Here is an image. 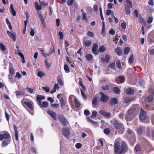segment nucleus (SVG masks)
<instances>
[{"mask_svg":"<svg viewBox=\"0 0 154 154\" xmlns=\"http://www.w3.org/2000/svg\"><path fill=\"white\" fill-rule=\"evenodd\" d=\"M0 140L2 141V147L7 146L11 142V138L10 134L7 131L2 132V134H0Z\"/></svg>","mask_w":154,"mask_h":154,"instance_id":"nucleus-1","label":"nucleus"},{"mask_svg":"<svg viewBox=\"0 0 154 154\" xmlns=\"http://www.w3.org/2000/svg\"><path fill=\"white\" fill-rule=\"evenodd\" d=\"M127 145L125 143L122 145L118 142H115L114 144V153L115 154H123V152L126 148Z\"/></svg>","mask_w":154,"mask_h":154,"instance_id":"nucleus-2","label":"nucleus"},{"mask_svg":"<svg viewBox=\"0 0 154 154\" xmlns=\"http://www.w3.org/2000/svg\"><path fill=\"white\" fill-rule=\"evenodd\" d=\"M21 103L24 108L27 109V108H29L30 110L29 111V113L32 114L33 113L34 108L32 103L31 102L24 101L23 99L21 101Z\"/></svg>","mask_w":154,"mask_h":154,"instance_id":"nucleus-3","label":"nucleus"},{"mask_svg":"<svg viewBox=\"0 0 154 154\" xmlns=\"http://www.w3.org/2000/svg\"><path fill=\"white\" fill-rule=\"evenodd\" d=\"M136 110V109L134 108H131L128 109L127 113V114L125 117L128 121L132 120L133 118V115Z\"/></svg>","mask_w":154,"mask_h":154,"instance_id":"nucleus-4","label":"nucleus"},{"mask_svg":"<svg viewBox=\"0 0 154 154\" xmlns=\"http://www.w3.org/2000/svg\"><path fill=\"white\" fill-rule=\"evenodd\" d=\"M127 133L128 134L127 139L131 142H134L136 140V137L134 132H132L130 129L128 128L127 130Z\"/></svg>","mask_w":154,"mask_h":154,"instance_id":"nucleus-5","label":"nucleus"},{"mask_svg":"<svg viewBox=\"0 0 154 154\" xmlns=\"http://www.w3.org/2000/svg\"><path fill=\"white\" fill-rule=\"evenodd\" d=\"M58 117L59 120L62 123L63 125L64 126L68 125L69 122L63 115L60 114L58 115Z\"/></svg>","mask_w":154,"mask_h":154,"instance_id":"nucleus-6","label":"nucleus"},{"mask_svg":"<svg viewBox=\"0 0 154 154\" xmlns=\"http://www.w3.org/2000/svg\"><path fill=\"white\" fill-rule=\"evenodd\" d=\"M70 130L69 128L67 127H63L62 129V133L63 135L66 138L69 137L70 134Z\"/></svg>","mask_w":154,"mask_h":154,"instance_id":"nucleus-7","label":"nucleus"},{"mask_svg":"<svg viewBox=\"0 0 154 154\" xmlns=\"http://www.w3.org/2000/svg\"><path fill=\"white\" fill-rule=\"evenodd\" d=\"M99 94L101 95V97L100 99V102L106 103L108 101L109 97L107 95L104 94L102 92H100Z\"/></svg>","mask_w":154,"mask_h":154,"instance_id":"nucleus-8","label":"nucleus"},{"mask_svg":"<svg viewBox=\"0 0 154 154\" xmlns=\"http://www.w3.org/2000/svg\"><path fill=\"white\" fill-rule=\"evenodd\" d=\"M110 122L113 125L114 128L116 129H119L122 127V125L120 123L115 119H113Z\"/></svg>","mask_w":154,"mask_h":154,"instance_id":"nucleus-9","label":"nucleus"},{"mask_svg":"<svg viewBox=\"0 0 154 154\" xmlns=\"http://www.w3.org/2000/svg\"><path fill=\"white\" fill-rule=\"evenodd\" d=\"M45 96L42 95H38L36 98V100L38 105L39 106H40L42 104V100H45Z\"/></svg>","mask_w":154,"mask_h":154,"instance_id":"nucleus-10","label":"nucleus"},{"mask_svg":"<svg viewBox=\"0 0 154 154\" xmlns=\"http://www.w3.org/2000/svg\"><path fill=\"white\" fill-rule=\"evenodd\" d=\"M146 112L141 108L140 116V119L142 120H145L146 118Z\"/></svg>","mask_w":154,"mask_h":154,"instance_id":"nucleus-11","label":"nucleus"},{"mask_svg":"<svg viewBox=\"0 0 154 154\" xmlns=\"http://www.w3.org/2000/svg\"><path fill=\"white\" fill-rule=\"evenodd\" d=\"M47 113L54 120H55L57 119V113L56 112L52 110L48 109Z\"/></svg>","mask_w":154,"mask_h":154,"instance_id":"nucleus-12","label":"nucleus"},{"mask_svg":"<svg viewBox=\"0 0 154 154\" xmlns=\"http://www.w3.org/2000/svg\"><path fill=\"white\" fill-rule=\"evenodd\" d=\"M52 50V51L49 52V53L48 54H46L44 50H41V51H42V54L45 57H46L47 56H48L50 55L52 53H53L55 52V50L54 49V47H53V48H50V50Z\"/></svg>","mask_w":154,"mask_h":154,"instance_id":"nucleus-13","label":"nucleus"},{"mask_svg":"<svg viewBox=\"0 0 154 154\" xmlns=\"http://www.w3.org/2000/svg\"><path fill=\"white\" fill-rule=\"evenodd\" d=\"M97 43H94L92 48V51L93 53L96 55H97L98 54V52L97 51Z\"/></svg>","mask_w":154,"mask_h":154,"instance_id":"nucleus-14","label":"nucleus"},{"mask_svg":"<svg viewBox=\"0 0 154 154\" xmlns=\"http://www.w3.org/2000/svg\"><path fill=\"white\" fill-rule=\"evenodd\" d=\"M7 33L11 39H12L15 42L16 41V35L14 33H12L10 31L7 30Z\"/></svg>","mask_w":154,"mask_h":154,"instance_id":"nucleus-15","label":"nucleus"},{"mask_svg":"<svg viewBox=\"0 0 154 154\" xmlns=\"http://www.w3.org/2000/svg\"><path fill=\"white\" fill-rule=\"evenodd\" d=\"M98 102L97 97V96L95 97L92 101V105L93 107H95L96 106L98 105Z\"/></svg>","mask_w":154,"mask_h":154,"instance_id":"nucleus-16","label":"nucleus"},{"mask_svg":"<svg viewBox=\"0 0 154 154\" xmlns=\"http://www.w3.org/2000/svg\"><path fill=\"white\" fill-rule=\"evenodd\" d=\"M13 127L15 131L14 136L16 140V141H18V132L17 127L15 125H14Z\"/></svg>","mask_w":154,"mask_h":154,"instance_id":"nucleus-17","label":"nucleus"},{"mask_svg":"<svg viewBox=\"0 0 154 154\" xmlns=\"http://www.w3.org/2000/svg\"><path fill=\"white\" fill-rule=\"evenodd\" d=\"M100 112L101 114L103 115V116L106 117L107 118H109V117H110L111 114L110 113L107 112L103 110H100Z\"/></svg>","mask_w":154,"mask_h":154,"instance_id":"nucleus-18","label":"nucleus"},{"mask_svg":"<svg viewBox=\"0 0 154 154\" xmlns=\"http://www.w3.org/2000/svg\"><path fill=\"white\" fill-rule=\"evenodd\" d=\"M118 101L117 99L115 97L112 98L110 101V104L111 106H113L115 104L118 103Z\"/></svg>","mask_w":154,"mask_h":154,"instance_id":"nucleus-19","label":"nucleus"},{"mask_svg":"<svg viewBox=\"0 0 154 154\" xmlns=\"http://www.w3.org/2000/svg\"><path fill=\"white\" fill-rule=\"evenodd\" d=\"M115 52L118 55L121 56L122 55V50L121 48L117 47L115 50Z\"/></svg>","mask_w":154,"mask_h":154,"instance_id":"nucleus-20","label":"nucleus"},{"mask_svg":"<svg viewBox=\"0 0 154 154\" xmlns=\"http://www.w3.org/2000/svg\"><path fill=\"white\" fill-rule=\"evenodd\" d=\"M17 53L18 55H20L21 59V62L22 63H25V60L23 54L20 52L19 50H17Z\"/></svg>","mask_w":154,"mask_h":154,"instance_id":"nucleus-21","label":"nucleus"},{"mask_svg":"<svg viewBox=\"0 0 154 154\" xmlns=\"http://www.w3.org/2000/svg\"><path fill=\"white\" fill-rule=\"evenodd\" d=\"M102 23L103 26L101 30V34L103 37H104L106 35L105 26V22L104 21H103Z\"/></svg>","mask_w":154,"mask_h":154,"instance_id":"nucleus-22","label":"nucleus"},{"mask_svg":"<svg viewBox=\"0 0 154 154\" xmlns=\"http://www.w3.org/2000/svg\"><path fill=\"white\" fill-rule=\"evenodd\" d=\"M10 12L12 15L15 16L16 15V12L14 9L12 4H11L10 6Z\"/></svg>","mask_w":154,"mask_h":154,"instance_id":"nucleus-23","label":"nucleus"},{"mask_svg":"<svg viewBox=\"0 0 154 154\" xmlns=\"http://www.w3.org/2000/svg\"><path fill=\"white\" fill-rule=\"evenodd\" d=\"M125 7L131 8L132 5L131 2L129 0H126L125 4Z\"/></svg>","mask_w":154,"mask_h":154,"instance_id":"nucleus-24","label":"nucleus"},{"mask_svg":"<svg viewBox=\"0 0 154 154\" xmlns=\"http://www.w3.org/2000/svg\"><path fill=\"white\" fill-rule=\"evenodd\" d=\"M9 72L10 74L12 75L15 74L14 69L12 65H10L9 67Z\"/></svg>","mask_w":154,"mask_h":154,"instance_id":"nucleus-25","label":"nucleus"},{"mask_svg":"<svg viewBox=\"0 0 154 154\" xmlns=\"http://www.w3.org/2000/svg\"><path fill=\"white\" fill-rule=\"evenodd\" d=\"M91 42L90 41L85 40L83 42V45L85 47H88L91 45Z\"/></svg>","mask_w":154,"mask_h":154,"instance_id":"nucleus-26","label":"nucleus"},{"mask_svg":"<svg viewBox=\"0 0 154 154\" xmlns=\"http://www.w3.org/2000/svg\"><path fill=\"white\" fill-rule=\"evenodd\" d=\"M112 90L115 93L117 94H119L120 92V90L119 88L116 87H113Z\"/></svg>","mask_w":154,"mask_h":154,"instance_id":"nucleus-27","label":"nucleus"},{"mask_svg":"<svg viewBox=\"0 0 154 154\" xmlns=\"http://www.w3.org/2000/svg\"><path fill=\"white\" fill-rule=\"evenodd\" d=\"M134 100V98L131 97H126L125 100V103H128L131 102L133 101Z\"/></svg>","mask_w":154,"mask_h":154,"instance_id":"nucleus-28","label":"nucleus"},{"mask_svg":"<svg viewBox=\"0 0 154 154\" xmlns=\"http://www.w3.org/2000/svg\"><path fill=\"white\" fill-rule=\"evenodd\" d=\"M48 103L47 101H43L40 107L41 108L43 107L46 108L48 106Z\"/></svg>","mask_w":154,"mask_h":154,"instance_id":"nucleus-29","label":"nucleus"},{"mask_svg":"<svg viewBox=\"0 0 154 154\" xmlns=\"http://www.w3.org/2000/svg\"><path fill=\"white\" fill-rule=\"evenodd\" d=\"M126 93L128 95H132L134 93V91L131 88H128L126 89Z\"/></svg>","mask_w":154,"mask_h":154,"instance_id":"nucleus-30","label":"nucleus"},{"mask_svg":"<svg viewBox=\"0 0 154 154\" xmlns=\"http://www.w3.org/2000/svg\"><path fill=\"white\" fill-rule=\"evenodd\" d=\"M45 63L47 69H49L51 65V63H49L46 59L45 60Z\"/></svg>","mask_w":154,"mask_h":154,"instance_id":"nucleus-31","label":"nucleus"},{"mask_svg":"<svg viewBox=\"0 0 154 154\" xmlns=\"http://www.w3.org/2000/svg\"><path fill=\"white\" fill-rule=\"evenodd\" d=\"M86 59L88 61L91 60L93 58V56L91 54H86L85 56Z\"/></svg>","mask_w":154,"mask_h":154,"instance_id":"nucleus-32","label":"nucleus"},{"mask_svg":"<svg viewBox=\"0 0 154 154\" xmlns=\"http://www.w3.org/2000/svg\"><path fill=\"white\" fill-rule=\"evenodd\" d=\"M35 7L36 10H41L42 9V6L41 5H40L37 2L35 3Z\"/></svg>","mask_w":154,"mask_h":154,"instance_id":"nucleus-33","label":"nucleus"},{"mask_svg":"<svg viewBox=\"0 0 154 154\" xmlns=\"http://www.w3.org/2000/svg\"><path fill=\"white\" fill-rule=\"evenodd\" d=\"M103 132L106 135H109L110 132V130L108 128H106L103 129Z\"/></svg>","mask_w":154,"mask_h":154,"instance_id":"nucleus-34","label":"nucleus"},{"mask_svg":"<svg viewBox=\"0 0 154 154\" xmlns=\"http://www.w3.org/2000/svg\"><path fill=\"white\" fill-rule=\"evenodd\" d=\"M106 50V48L103 45H102L99 48L98 51L100 52H103Z\"/></svg>","mask_w":154,"mask_h":154,"instance_id":"nucleus-35","label":"nucleus"},{"mask_svg":"<svg viewBox=\"0 0 154 154\" xmlns=\"http://www.w3.org/2000/svg\"><path fill=\"white\" fill-rule=\"evenodd\" d=\"M136 152L140 151L141 150V148L139 144L137 145L134 149Z\"/></svg>","mask_w":154,"mask_h":154,"instance_id":"nucleus-36","label":"nucleus"},{"mask_svg":"<svg viewBox=\"0 0 154 154\" xmlns=\"http://www.w3.org/2000/svg\"><path fill=\"white\" fill-rule=\"evenodd\" d=\"M97 112L96 111H93L92 112V115L91 117L92 118H94L97 116Z\"/></svg>","mask_w":154,"mask_h":154,"instance_id":"nucleus-37","label":"nucleus"},{"mask_svg":"<svg viewBox=\"0 0 154 154\" xmlns=\"http://www.w3.org/2000/svg\"><path fill=\"white\" fill-rule=\"evenodd\" d=\"M116 65L117 68L119 69H122V67L121 66V63L120 61L119 60H117L116 62Z\"/></svg>","mask_w":154,"mask_h":154,"instance_id":"nucleus-38","label":"nucleus"},{"mask_svg":"<svg viewBox=\"0 0 154 154\" xmlns=\"http://www.w3.org/2000/svg\"><path fill=\"white\" fill-rule=\"evenodd\" d=\"M82 14H83L82 20H85L86 21H88V19L86 13L85 12H82Z\"/></svg>","mask_w":154,"mask_h":154,"instance_id":"nucleus-39","label":"nucleus"},{"mask_svg":"<svg viewBox=\"0 0 154 154\" xmlns=\"http://www.w3.org/2000/svg\"><path fill=\"white\" fill-rule=\"evenodd\" d=\"M153 97L152 95H149L147 98V100L148 103H149L152 101Z\"/></svg>","mask_w":154,"mask_h":154,"instance_id":"nucleus-40","label":"nucleus"},{"mask_svg":"<svg viewBox=\"0 0 154 154\" xmlns=\"http://www.w3.org/2000/svg\"><path fill=\"white\" fill-rule=\"evenodd\" d=\"M64 69L66 72H70L69 68L67 64L64 65Z\"/></svg>","mask_w":154,"mask_h":154,"instance_id":"nucleus-41","label":"nucleus"},{"mask_svg":"<svg viewBox=\"0 0 154 154\" xmlns=\"http://www.w3.org/2000/svg\"><path fill=\"white\" fill-rule=\"evenodd\" d=\"M130 51V48L129 47H125L124 50V54H128Z\"/></svg>","mask_w":154,"mask_h":154,"instance_id":"nucleus-42","label":"nucleus"},{"mask_svg":"<svg viewBox=\"0 0 154 154\" xmlns=\"http://www.w3.org/2000/svg\"><path fill=\"white\" fill-rule=\"evenodd\" d=\"M37 75L38 76L41 78L45 75V74L42 71H39L38 72Z\"/></svg>","mask_w":154,"mask_h":154,"instance_id":"nucleus-43","label":"nucleus"},{"mask_svg":"<svg viewBox=\"0 0 154 154\" xmlns=\"http://www.w3.org/2000/svg\"><path fill=\"white\" fill-rule=\"evenodd\" d=\"M74 102L75 103V106L76 108H79L80 106V104L76 99H75Z\"/></svg>","mask_w":154,"mask_h":154,"instance_id":"nucleus-44","label":"nucleus"},{"mask_svg":"<svg viewBox=\"0 0 154 154\" xmlns=\"http://www.w3.org/2000/svg\"><path fill=\"white\" fill-rule=\"evenodd\" d=\"M139 19L140 20L139 22L141 23L142 24L144 23V18L142 17V16L140 15L139 17Z\"/></svg>","mask_w":154,"mask_h":154,"instance_id":"nucleus-45","label":"nucleus"},{"mask_svg":"<svg viewBox=\"0 0 154 154\" xmlns=\"http://www.w3.org/2000/svg\"><path fill=\"white\" fill-rule=\"evenodd\" d=\"M39 3L42 6L43 5H44L45 6L48 5V4L47 3H46L44 1H41L40 0L39 1Z\"/></svg>","mask_w":154,"mask_h":154,"instance_id":"nucleus-46","label":"nucleus"},{"mask_svg":"<svg viewBox=\"0 0 154 154\" xmlns=\"http://www.w3.org/2000/svg\"><path fill=\"white\" fill-rule=\"evenodd\" d=\"M134 61V57L133 54H132L130 56L129 59V62L130 63H133Z\"/></svg>","mask_w":154,"mask_h":154,"instance_id":"nucleus-47","label":"nucleus"},{"mask_svg":"<svg viewBox=\"0 0 154 154\" xmlns=\"http://www.w3.org/2000/svg\"><path fill=\"white\" fill-rule=\"evenodd\" d=\"M59 106V103L53 104L51 105V106L55 109H57Z\"/></svg>","mask_w":154,"mask_h":154,"instance_id":"nucleus-48","label":"nucleus"},{"mask_svg":"<svg viewBox=\"0 0 154 154\" xmlns=\"http://www.w3.org/2000/svg\"><path fill=\"white\" fill-rule=\"evenodd\" d=\"M0 48L3 51H5L6 50L5 46L2 43H0Z\"/></svg>","mask_w":154,"mask_h":154,"instance_id":"nucleus-49","label":"nucleus"},{"mask_svg":"<svg viewBox=\"0 0 154 154\" xmlns=\"http://www.w3.org/2000/svg\"><path fill=\"white\" fill-rule=\"evenodd\" d=\"M109 67H111L113 69H116L115 64L114 63H112L109 64Z\"/></svg>","mask_w":154,"mask_h":154,"instance_id":"nucleus-50","label":"nucleus"},{"mask_svg":"<svg viewBox=\"0 0 154 154\" xmlns=\"http://www.w3.org/2000/svg\"><path fill=\"white\" fill-rule=\"evenodd\" d=\"M143 129L141 128H139L137 129V133L140 135L142 132Z\"/></svg>","mask_w":154,"mask_h":154,"instance_id":"nucleus-51","label":"nucleus"},{"mask_svg":"<svg viewBox=\"0 0 154 154\" xmlns=\"http://www.w3.org/2000/svg\"><path fill=\"white\" fill-rule=\"evenodd\" d=\"M118 78L120 79V83H122L124 82V78L123 76L119 75V76Z\"/></svg>","mask_w":154,"mask_h":154,"instance_id":"nucleus-52","label":"nucleus"},{"mask_svg":"<svg viewBox=\"0 0 154 154\" xmlns=\"http://www.w3.org/2000/svg\"><path fill=\"white\" fill-rule=\"evenodd\" d=\"M73 0H67V4L68 6H71L73 4Z\"/></svg>","mask_w":154,"mask_h":154,"instance_id":"nucleus-53","label":"nucleus"},{"mask_svg":"<svg viewBox=\"0 0 154 154\" xmlns=\"http://www.w3.org/2000/svg\"><path fill=\"white\" fill-rule=\"evenodd\" d=\"M105 59L106 60V63H108L110 59V56L108 55H106L105 56Z\"/></svg>","mask_w":154,"mask_h":154,"instance_id":"nucleus-54","label":"nucleus"},{"mask_svg":"<svg viewBox=\"0 0 154 154\" xmlns=\"http://www.w3.org/2000/svg\"><path fill=\"white\" fill-rule=\"evenodd\" d=\"M84 114L86 116H89L90 114V112L89 110L87 109L85 110Z\"/></svg>","mask_w":154,"mask_h":154,"instance_id":"nucleus-55","label":"nucleus"},{"mask_svg":"<svg viewBox=\"0 0 154 154\" xmlns=\"http://www.w3.org/2000/svg\"><path fill=\"white\" fill-rule=\"evenodd\" d=\"M81 92L83 98L84 99L86 100L87 99V97L85 94L84 93V91H82V90H81Z\"/></svg>","mask_w":154,"mask_h":154,"instance_id":"nucleus-56","label":"nucleus"},{"mask_svg":"<svg viewBox=\"0 0 154 154\" xmlns=\"http://www.w3.org/2000/svg\"><path fill=\"white\" fill-rule=\"evenodd\" d=\"M101 88L103 90H108L109 89V86L108 85H106V86H103L101 87Z\"/></svg>","mask_w":154,"mask_h":154,"instance_id":"nucleus-57","label":"nucleus"},{"mask_svg":"<svg viewBox=\"0 0 154 154\" xmlns=\"http://www.w3.org/2000/svg\"><path fill=\"white\" fill-rule=\"evenodd\" d=\"M153 20V18L152 17H149L147 21V23H151L152 22Z\"/></svg>","mask_w":154,"mask_h":154,"instance_id":"nucleus-58","label":"nucleus"},{"mask_svg":"<svg viewBox=\"0 0 154 154\" xmlns=\"http://www.w3.org/2000/svg\"><path fill=\"white\" fill-rule=\"evenodd\" d=\"M130 8L125 7L126 12L127 14L129 15L130 14L131 11Z\"/></svg>","mask_w":154,"mask_h":154,"instance_id":"nucleus-59","label":"nucleus"},{"mask_svg":"<svg viewBox=\"0 0 154 154\" xmlns=\"http://www.w3.org/2000/svg\"><path fill=\"white\" fill-rule=\"evenodd\" d=\"M58 35L59 36L60 39H62L63 37V35L62 32L61 31L59 32Z\"/></svg>","mask_w":154,"mask_h":154,"instance_id":"nucleus-60","label":"nucleus"},{"mask_svg":"<svg viewBox=\"0 0 154 154\" xmlns=\"http://www.w3.org/2000/svg\"><path fill=\"white\" fill-rule=\"evenodd\" d=\"M38 17L40 20L43 19V16L42 15V12L41 11H38Z\"/></svg>","mask_w":154,"mask_h":154,"instance_id":"nucleus-61","label":"nucleus"},{"mask_svg":"<svg viewBox=\"0 0 154 154\" xmlns=\"http://www.w3.org/2000/svg\"><path fill=\"white\" fill-rule=\"evenodd\" d=\"M82 144L80 143H77L75 145V147L77 149H80L82 146Z\"/></svg>","mask_w":154,"mask_h":154,"instance_id":"nucleus-62","label":"nucleus"},{"mask_svg":"<svg viewBox=\"0 0 154 154\" xmlns=\"http://www.w3.org/2000/svg\"><path fill=\"white\" fill-rule=\"evenodd\" d=\"M149 93L153 95H154V89L149 88L148 90Z\"/></svg>","mask_w":154,"mask_h":154,"instance_id":"nucleus-63","label":"nucleus"},{"mask_svg":"<svg viewBox=\"0 0 154 154\" xmlns=\"http://www.w3.org/2000/svg\"><path fill=\"white\" fill-rule=\"evenodd\" d=\"M58 84L60 85H63V82L61 79H59L58 80Z\"/></svg>","mask_w":154,"mask_h":154,"instance_id":"nucleus-64","label":"nucleus"}]
</instances>
